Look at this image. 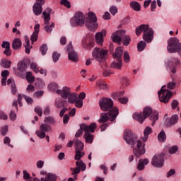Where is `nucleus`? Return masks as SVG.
Returning <instances> with one entry per match:
<instances>
[{"instance_id": "24", "label": "nucleus", "mask_w": 181, "mask_h": 181, "mask_svg": "<svg viewBox=\"0 0 181 181\" xmlns=\"http://www.w3.org/2000/svg\"><path fill=\"white\" fill-rule=\"evenodd\" d=\"M149 163V160L148 158L140 159L139 160V165H137L138 170H144L145 166Z\"/></svg>"}, {"instance_id": "49", "label": "nucleus", "mask_w": 181, "mask_h": 181, "mask_svg": "<svg viewBox=\"0 0 181 181\" xmlns=\"http://www.w3.org/2000/svg\"><path fill=\"white\" fill-rule=\"evenodd\" d=\"M123 59L125 63H129V61L131 60V57L129 56V53L128 52H124Z\"/></svg>"}, {"instance_id": "5", "label": "nucleus", "mask_w": 181, "mask_h": 181, "mask_svg": "<svg viewBox=\"0 0 181 181\" xmlns=\"http://www.w3.org/2000/svg\"><path fill=\"white\" fill-rule=\"evenodd\" d=\"M85 25L88 30L91 32H95L98 29V23H97V16L94 12H89L88 18L85 21Z\"/></svg>"}, {"instance_id": "28", "label": "nucleus", "mask_w": 181, "mask_h": 181, "mask_svg": "<svg viewBox=\"0 0 181 181\" xmlns=\"http://www.w3.org/2000/svg\"><path fill=\"white\" fill-rule=\"evenodd\" d=\"M153 112V110H152V107H149V106H146L141 114H143V117L145 119H146V118H148V117H150V115L152 114V112Z\"/></svg>"}, {"instance_id": "12", "label": "nucleus", "mask_w": 181, "mask_h": 181, "mask_svg": "<svg viewBox=\"0 0 181 181\" xmlns=\"http://www.w3.org/2000/svg\"><path fill=\"white\" fill-rule=\"evenodd\" d=\"M52 131V127L46 124H42L40 126V129L35 132V134L41 139H43L46 136V132Z\"/></svg>"}, {"instance_id": "6", "label": "nucleus", "mask_w": 181, "mask_h": 181, "mask_svg": "<svg viewBox=\"0 0 181 181\" xmlns=\"http://www.w3.org/2000/svg\"><path fill=\"white\" fill-rule=\"evenodd\" d=\"M181 47V42L177 37H171L168 40L167 50L168 53H177Z\"/></svg>"}, {"instance_id": "25", "label": "nucleus", "mask_w": 181, "mask_h": 181, "mask_svg": "<svg viewBox=\"0 0 181 181\" xmlns=\"http://www.w3.org/2000/svg\"><path fill=\"white\" fill-rule=\"evenodd\" d=\"M124 51L122 50V47H118L116 48L115 53L113 54V57L115 59L117 60H122V54Z\"/></svg>"}, {"instance_id": "16", "label": "nucleus", "mask_w": 181, "mask_h": 181, "mask_svg": "<svg viewBox=\"0 0 181 181\" xmlns=\"http://www.w3.org/2000/svg\"><path fill=\"white\" fill-rule=\"evenodd\" d=\"M124 141L128 144L129 145L131 144L133 139H136V136L134 135V133H132V131L126 129L124 133L123 136Z\"/></svg>"}, {"instance_id": "14", "label": "nucleus", "mask_w": 181, "mask_h": 181, "mask_svg": "<svg viewBox=\"0 0 181 181\" xmlns=\"http://www.w3.org/2000/svg\"><path fill=\"white\" fill-rule=\"evenodd\" d=\"M104 36H107V30H102L95 35V42L100 46H103V43H104Z\"/></svg>"}, {"instance_id": "21", "label": "nucleus", "mask_w": 181, "mask_h": 181, "mask_svg": "<svg viewBox=\"0 0 181 181\" xmlns=\"http://www.w3.org/2000/svg\"><path fill=\"white\" fill-rule=\"evenodd\" d=\"M153 30H150L148 32L143 35V39L146 42V43H151L153 40Z\"/></svg>"}, {"instance_id": "7", "label": "nucleus", "mask_w": 181, "mask_h": 181, "mask_svg": "<svg viewBox=\"0 0 181 181\" xmlns=\"http://www.w3.org/2000/svg\"><path fill=\"white\" fill-rule=\"evenodd\" d=\"M99 107L102 111L107 112V111H112L114 109V102L111 98H102L99 100Z\"/></svg>"}, {"instance_id": "33", "label": "nucleus", "mask_w": 181, "mask_h": 181, "mask_svg": "<svg viewBox=\"0 0 181 181\" xmlns=\"http://www.w3.org/2000/svg\"><path fill=\"white\" fill-rule=\"evenodd\" d=\"M111 67L112 69H117L118 70H121V67H122V60L117 59V62H113L111 64Z\"/></svg>"}, {"instance_id": "15", "label": "nucleus", "mask_w": 181, "mask_h": 181, "mask_svg": "<svg viewBox=\"0 0 181 181\" xmlns=\"http://www.w3.org/2000/svg\"><path fill=\"white\" fill-rule=\"evenodd\" d=\"M124 35H125V30H117L112 34V40H113L115 43H121V40H122L121 37L124 36Z\"/></svg>"}, {"instance_id": "19", "label": "nucleus", "mask_w": 181, "mask_h": 181, "mask_svg": "<svg viewBox=\"0 0 181 181\" xmlns=\"http://www.w3.org/2000/svg\"><path fill=\"white\" fill-rule=\"evenodd\" d=\"M40 29V25L39 23H36L34 26L35 31L33 32V33L30 37V40L32 43H33V42L37 41V37L39 36Z\"/></svg>"}, {"instance_id": "56", "label": "nucleus", "mask_w": 181, "mask_h": 181, "mask_svg": "<svg viewBox=\"0 0 181 181\" xmlns=\"http://www.w3.org/2000/svg\"><path fill=\"white\" fill-rule=\"evenodd\" d=\"M4 143L5 144V145H8V146H10V148H13V146L11 144V139L9 137H5L4 139Z\"/></svg>"}, {"instance_id": "59", "label": "nucleus", "mask_w": 181, "mask_h": 181, "mask_svg": "<svg viewBox=\"0 0 181 181\" xmlns=\"http://www.w3.org/2000/svg\"><path fill=\"white\" fill-rule=\"evenodd\" d=\"M23 98L25 100L26 103L28 104H33V99L26 95H23Z\"/></svg>"}, {"instance_id": "4", "label": "nucleus", "mask_w": 181, "mask_h": 181, "mask_svg": "<svg viewBox=\"0 0 181 181\" xmlns=\"http://www.w3.org/2000/svg\"><path fill=\"white\" fill-rule=\"evenodd\" d=\"M57 93L59 94L62 98H67L69 104H74V102L78 98L77 93H71L69 87L62 88V90H58Z\"/></svg>"}, {"instance_id": "36", "label": "nucleus", "mask_w": 181, "mask_h": 181, "mask_svg": "<svg viewBox=\"0 0 181 181\" xmlns=\"http://www.w3.org/2000/svg\"><path fill=\"white\" fill-rule=\"evenodd\" d=\"M84 148V144H83V142H81V141L76 139L75 141V149L76 151H83Z\"/></svg>"}, {"instance_id": "43", "label": "nucleus", "mask_w": 181, "mask_h": 181, "mask_svg": "<svg viewBox=\"0 0 181 181\" xmlns=\"http://www.w3.org/2000/svg\"><path fill=\"white\" fill-rule=\"evenodd\" d=\"M76 166H78L79 169H81V170L82 171H84L86 169V163H84V162H83V160H80L79 161H76Z\"/></svg>"}, {"instance_id": "9", "label": "nucleus", "mask_w": 181, "mask_h": 181, "mask_svg": "<svg viewBox=\"0 0 181 181\" xmlns=\"http://www.w3.org/2000/svg\"><path fill=\"white\" fill-rule=\"evenodd\" d=\"M159 95V100L164 104L169 103L170 97H172V93L169 90L161 88L158 93Z\"/></svg>"}, {"instance_id": "26", "label": "nucleus", "mask_w": 181, "mask_h": 181, "mask_svg": "<svg viewBox=\"0 0 181 181\" xmlns=\"http://www.w3.org/2000/svg\"><path fill=\"white\" fill-rule=\"evenodd\" d=\"M13 50H19L22 47V41L19 38H15L12 42Z\"/></svg>"}, {"instance_id": "55", "label": "nucleus", "mask_w": 181, "mask_h": 181, "mask_svg": "<svg viewBox=\"0 0 181 181\" xmlns=\"http://www.w3.org/2000/svg\"><path fill=\"white\" fill-rule=\"evenodd\" d=\"M18 69L19 71H21L23 73V71H26V69H28V66L25 64H21L20 65L18 66Z\"/></svg>"}, {"instance_id": "52", "label": "nucleus", "mask_w": 181, "mask_h": 181, "mask_svg": "<svg viewBox=\"0 0 181 181\" xmlns=\"http://www.w3.org/2000/svg\"><path fill=\"white\" fill-rule=\"evenodd\" d=\"M110 12L112 13L113 16H115L116 13L118 12V8H117L116 6H112L110 8Z\"/></svg>"}, {"instance_id": "8", "label": "nucleus", "mask_w": 181, "mask_h": 181, "mask_svg": "<svg viewBox=\"0 0 181 181\" xmlns=\"http://www.w3.org/2000/svg\"><path fill=\"white\" fill-rule=\"evenodd\" d=\"M107 54H108V51L104 49L98 48V47H95L92 52L93 59L95 60H97L100 63L105 60V57H107Z\"/></svg>"}, {"instance_id": "20", "label": "nucleus", "mask_w": 181, "mask_h": 181, "mask_svg": "<svg viewBox=\"0 0 181 181\" xmlns=\"http://www.w3.org/2000/svg\"><path fill=\"white\" fill-rule=\"evenodd\" d=\"M45 22V29L47 32V33H52V30H53V28H54V23H52L50 25H49V23L50 22V18L49 16L45 17V20H44Z\"/></svg>"}, {"instance_id": "30", "label": "nucleus", "mask_w": 181, "mask_h": 181, "mask_svg": "<svg viewBox=\"0 0 181 181\" xmlns=\"http://www.w3.org/2000/svg\"><path fill=\"white\" fill-rule=\"evenodd\" d=\"M8 86L11 85V90L12 92V94H15L17 93L18 89H16V85L15 84V81L13 79L10 78L7 81Z\"/></svg>"}, {"instance_id": "61", "label": "nucleus", "mask_w": 181, "mask_h": 181, "mask_svg": "<svg viewBox=\"0 0 181 181\" xmlns=\"http://www.w3.org/2000/svg\"><path fill=\"white\" fill-rule=\"evenodd\" d=\"M26 91L28 93H33L35 91V86L33 85H28L26 88Z\"/></svg>"}, {"instance_id": "32", "label": "nucleus", "mask_w": 181, "mask_h": 181, "mask_svg": "<svg viewBox=\"0 0 181 181\" xmlns=\"http://www.w3.org/2000/svg\"><path fill=\"white\" fill-rule=\"evenodd\" d=\"M134 119L142 124L145 121V118H144V115H141V113H134L133 114Z\"/></svg>"}, {"instance_id": "3", "label": "nucleus", "mask_w": 181, "mask_h": 181, "mask_svg": "<svg viewBox=\"0 0 181 181\" xmlns=\"http://www.w3.org/2000/svg\"><path fill=\"white\" fill-rule=\"evenodd\" d=\"M118 114H119L118 109L117 107H114L112 110H110L108 112L101 113L98 122L99 124H105V122H108V121H111L112 122L113 121H115Z\"/></svg>"}, {"instance_id": "39", "label": "nucleus", "mask_w": 181, "mask_h": 181, "mask_svg": "<svg viewBox=\"0 0 181 181\" xmlns=\"http://www.w3.org/2000/svg\"><path fill=\"white\" fill-rule=\"evenodd\" d=\"M11 63L12 62L11 61L1 59L0 64L1 67H4V69H9V67H11Z\"/></svg>"}, {"instance_id": "45", "label": "nucleus", "mask_w": 181, "mask_h": 181, "mask_svg": "<svg viewBox=\"0 0 181 181\" xmlns=\"http://www.w3.org/2000/svg\"><path fill=\"white\" fill-rule=\"evenodd\" d=\"M83 156H84V152H82L81 151H76L74 156V159L75 160L79 161L80 159L83 158Z\"/></svg>"}, {"instance_id": "51", "label": "nucleus", "mask_w": 181, "mask_h": 181, "mask_svg": "<svg viewBox=\"0 0 181 181\" xmlns=\"http://www.w3.org/2000/svg\"><path fill=\"white\" fill-rule=\"evenodd\" d=\"M40 50L42 53V54L43 56H45V54H46L47 52V45L46 44L42 45L40 48Z\"/></svg>"}, {"instance_id": "38", "label": "nucleus", "mask_w": 181, "mask_h": 181, "mask_svg": "<svg viewBox=\"0 0 181 181\" xmlns=\"http://www.w3.org/2000/svg\"><path fill=\"white\" fill-rule=\"evenodd\" d=\"M177 121H179V117H177V115H174L168 119L169 125H175V124L177 123Z\"/></svg>"}, {"instance_id": "62", "label": "nucleus", "mask_w": 181, "mask_h": 181, "mask_svg": "<svg viewBox=\"0 0 181 181\" xmlns=\"http://www.w3.org/2000/svg\"><path fill=\"white\" fill-rule=\"evenodd\" d=\"M169 152L171 154H175V152H177V146H173L169 148Z\"/></svg>"}, {"instance_id": "31", "label": "nucleus", "mask_w": 181, "mask_h": 181, "mask_svg": "<svg viewBox=\"0 0 181 181\" xmlns=\"http://www.w3.org/2000/svg\"><path fill=\"white\" fill-rule=\"evenodd\" d=\"M130 8L136 12H139V11H141V4L137 1H132L130 3Z\"/></svg>"}, {"instance_id": "22", "label": "nucleus", "mask_w": 181, "mask_h": 181, "mask_svg": "<svg viewBox=\"0 0 181 181\" xmlns=\"http://www.w3.org/2000/svg\"><path fill=\"white\" fill-rule=\"evenodd\" d=\"M54 106L59 110L66 107V100L63 98H58L54 100Z\"/></svg>"}, {"instance_id": "41", "label": "nucleus", "mask_w": 181, "mask_h": 181, "mask_svg": "<svg viewBox=\"0 0 181 181\" xmlns=\"http://www.w3.org/2000/svg\"><path fill=\"white\" fill-rule=\"evenodd\" d=\"M145 47H146V42L145 41H140L137 45L138 52L145 50Z\"/></svg>"}, {"instance_id": "63", "label": "nucleus", "mask_w": 181, "mask_h": 181, "mask_svg": "<svg viewBox=\"0 0 181 181\" xmlns=\"http://www.w3.org/2000/svg\"><path fill=\"white\" fill-rule=\"evenodd\" d=\"M114 74V73L112 72V71H110V70H105V71H103V76H105V77H110V76L111 74Z\"/></svg>"}, {"instance_id": "54", "label": "nucleus", "mask_w": 181, "mask_h": 181, "mask_svg": "<svg viewBox=\"0 0 181 181\" xmlns=\"http://www.w3.org/2000/svg\"><path fill=\"white\" fill-rule=\"evenodd\" d=\"M74 104H75V107H76V108H81V107H83V100L78 98L74 102Z\"/></svg>"}, {"instance_id": "17", "label": "nucleus", "mask_w": 181, "mask_h": 181, "mask_svg": "<svg viewBox=\"0 0 181 181\" xmlns=\"http://www.w3.org/2000/svg\"><path fill=\"white\" fill-rule=\"evenodd\" d=\"M152 28H150L148 25L142 24L140 26L136 27V36H139L142 33V32L144 33V35H145Z\"/></svg>"}, {"instance_id": "35", "label": "nucleus", "mask_w": 181, "mask_h": 181, "mask_svg": "<svg viewBox=\"0 0 181 181\" xmlns=\"http://www.w3.org/2000/svg\"><path fill=\"white\" fill-rule=\"evenodd\" d=\"M144 134V137L143 138V141L144 142H146V141H148V136H149L150 134H152V128H151L150 127H146Z\"/></svg>"}, {"instance_id": "29", "label": "nucleus", "mask_w": 181, "mask_h": 181, "mask_svg": "<svg viewBox=\"0 0 181 181\" xmlns=\"http://www.w3.org/2000/svg\"><path fill=\"white\" fill-rule=\"evenodd\" d=\"M178 64H180V60L177 57L171 58L170 61L166 63L168 67H170V66H178Z\"/></svg>"}, {"instance_id": "60", "label": "nucleus", "mask_w": 181, "mask_h": 181, "mask_svg": "<svg viewBox=\"0 0 181 181\" xmlns=\"http://www.w3.org/2000/svg\"><path fill=\"white\" fill-rule=\"evenodd\" d=\"M35 112L39 115V117H42V107L40 106H37L35 108Z\"/></svg>"}, {"instance_id": "50", "label": "nucleus", "mask_w": 181, "mask_h": 181, "mask_svg": "<svg viewBox=\"0 0 181 181\" xmlns=\"http://www.w3.org/2000/svg\"><path fill=\"white\" fill-rule=\"evenodd\" d=\"M130 42L131 38L129 37V36L125 35L124 37H123V44L124 45V46H128Z\"/></svg>"}, {"instance_id": "40", "label": "nucleus", "mask_w": 181, "mask_h": 181, "mask_svg": "<svg viewBox=\"0 0 181 181\" xmlns=\"http://www.w3.org/2000/svg\"><path fill=\"white\" fill-rule=\"evenodd\" d=\"M30 68L34 73H39V66L36 62H30Z\"/></svg>"}, {"instance_id": "64", "label": "nucleus", "mask_w": 181, "mask_h": 181, "mask_svg": "<svg viewBox=\"0 0 181 181\" xmlns=\"http://www.w3.org/2000/svg\"><path fill=\"white\" fill-rule=\"evenodd\" d=\"M70 119V116L69 115H65L63 118L64 124H69V120Z\"/></svg>"}, {"instance_id": "37", "label": "nucleus", "mask_w": 181, "mask_h": 181, "mask_svg": "<svg viewBox=\"0 0 181 181\" xmlns=\"http://www.w3.org/2000/svg\"><path fill=\"white\" fill-rule=\"evenodd\" d=\"M96 86L99 90H107L108 88L107 83L103 81H98L96 82Z\"/></svg>"}, {"instance_id": "27", "label": "nucleus", "mask_w": 181, "mask_h": 181, "mask_svg": "<svg viewBox=\"0 0 181 181\" xmlns=\"http://www.w3.org/2000/svg\"><path fill=\"white\" fill-rule=\"evenodd\" d=\"M57 180V175L53 173H48L45 177H41L40 181H56Z\"/></svg>"}, {"instance_id": "13", "label": "nucleus", "mask_w": 181, "mask_h": 181, "mask_svg": "<svg viewBox=\"0 0 181 181\" xmlns=\"http://www.w3.org/2000/svg\"><path fill=\"white\" fill-rule=\"evenodd\" d=\"M73 21L77 26H84V24L86 23V18L82 12H77L74 15Z\"/></svg>"}, {"instance_id": "2", "label": "nucleus", "mask_w": 181, "mask_h": 181, "mask_svg": "<svg viewBox=\"0 0 181 181\" xmlns=\"http://www.w3.org/2000/svg\"><path fill=\"white\" fill-rule=\"evenodd\" d=\"M129 145H130L131 148H134L133 153L136 158H141L146 152L145 144L142 143V141L138 140L136 137Z\"/></svg>"}, {"instance_id": "44", "label": "nucleus", "mask_w": 181, "mask_h": 181, "mask_svg": "<svg viewBox=\"0 0 181 181\" xmlns=\"http://www.w3.org/2000/svg\"><path fill=\"white\" fill-rule=\"evenodd\" d=\"M151 121H153L151 125L153 127L155 125V122L159 119V115L158 113H153L150 117Z\"/></svg>"}, {"instance_id": "18", "label": "nucleus", "mask_w": 181, "mask_h": 181, "mask_svg": "<svg viewBox=\"0 0 181 181\" xmlns=\"http://www.w3.org/2000/svg\"><path fill=\"white\" fill-rule=\"evenodd\" d=\"M42 2L40 4L39 2H35L33 6V11L34 15L35 16H39V15H42V12H43V7H42Z\"/></svg>"}, {"instance_id": "47", "label": "nucleus", "mask_w": 181, "mask_h": 181, "mask_svg": "<svg viewBox=\"0 0 181 181\" xmlns=\"http://www.w3.org/2000/svg\"><path fill=\"white\" fill-rule=\"evenodd\" d=\"M52 13V8H47L45 11L42 13V16L44 18V21H45V18L49 16V21H50V13Z\"/></svg>"}, {"instance_id": "46", "label": "nucleus", "mask_w": 181, "mask_h": 181, "mask_svg": "<svg viewBox=\"0 0 181 181\" xmlns=\"http://www.w3.org/2000/svg\"><path fill=\"white\" fill-rule=\"evenodd\" d=\"M26 79L28 83H33L35 81V76L32 74V72L28 71L26 74Z\"/></svg>"}, {"instance_id": "1", "label": "nucleus", "mask_w": 181, "mask_h": 181, "mask_svg": "<svg viewBox=\"0 0 181 181\" xmlns=\"http://www.w3.org/2000/svg\"><path fill=\"white\" fill-rule=\"evenodd\" d=\"M81 129H83L85 134L83 135V138L86 142V144H93V141H94V135L91 134V132H94L97 129V124L93 122L89 125L86 124H81Z\"/></svg>"}, {"instance_id": "23", "label": "nucleus", "mask_w": 181, "mask_h": 181, "mask_svg": "<svg viewBox=\"0 0 181 181\" xmlns=\"http://www.w3.org/2000/svg\"><path fill=\"white\" fill-rule=\"evenodd\" d=\"M47 88L49 91H51L52 93H56L59 95H60V93H58L57 91H63V89H59V85H57V83L54 82L49 83Z\"/></svg>"}, {"instance_id": "10", "label": "nucleus", "mask_w": 181, "mask_h": 181, "mask_svg": "<svg viewBox=\"0 0 181 181\" xmlns=\"http://www.w3.org/2000/svg\"><path fill=\"white\" fill-rule=\"evenodd\" d=\"M165 154H156L151 160V165L155 168H162L165 162Z\"/></svg>"}, {"instance_id": "53", "label": "nucleus", "mask_w": 181, "mask_h": 181, "mask_svg": "<svg viewBox=\"0 0 181 181\" xmlns=\"http://www.w3.org/2000/svg\"><path fill=\"white\" fill-rule=\"evenodd\" d=\"M59 58H60V54L57 53V52H54L52 54L53 62L56 63V62L59 61Z\"/></svg>"}, {"instance_id": "57", "label": "nucleus", "mask_w": 181, "mask_h": 181, "mask_svg": "<svg viewBox=\"0 0 181 181\" xmlns=\"http://www.w3.org/2000/svg\"><path fill=\"white\" fill-rule=\"evenodd\" d=\"M1 47H3V49H11V43L8 41H3Z\"/></svg>"}, {"instance_id": "34", "label": "nucleus", "mask_w": 181, "mask_h": 181, "mask_svg": "<svg viewBox=\"0 0 181 181\" xmlns=\"http://www.w3.org/2000/svg\"><path fill=\"white\" fill-rule=\"evenodd\" d=\"M24 47L25 49V53L29 54V53H30V41L29 40V37H25Z\"/></svg>"}, {"instance_id": "42", "label": "nucleus", "mask_w": 181, "mask_h": 181, "mask_svg": "<svg viewBox=\"0 0 181 181\" xmlns=\"http://www.w3.org/2000/svg\"><path fill=\"white\" fill-rule=\"evenodd\" d=\"M158 139L160 142H165L166 140V134H165L163 130H162L158 135Z\"/></svg>"}, {"instance_id": "48", "label": "nucleus", "mask_w": 181, "mask_h": 181, "mask_svg": "<svg viewBox=\"0 0 181 181\" xmlns=\"http://www.w3.org/2000/svg\"><path fill=\"white\" fill-rule=\"evenodd\" d=\"M45 122H47L48 124H56V120L53 117H47L44 119Z\"/></svg>"}, {"instance_id": "11", "label": "nucleus", "mask_w": 181, "mask_h": 181, "mask_svg": "<svg viewBox=\"0 0 181 181\" xmlns=\"http://www.w3.org/2000/svg\"><path fill=\"white\" fill-rule=\"evenodd\" d=\"M66 49L68 52L69 60L74 62V63H77V62H78V54H77V52H76L73 49V45H71V42L66 46Z\"/></svg>"}, {"instance_id": "58", "label": "nucleus", "mask_w": 181, "mask_h": 181, "mask_svg": "<svg viewBox=\"0 0 181 181\" xmlns=\"http://www.w3.org/2000/svg\"><path fill=\"white\" fill-rule=\"evenodd\" d=\"M61 5H64V6H66L68 8H71V6L70 5V1H69L68 0H62Z\"/></svg>"}]
</instances>
